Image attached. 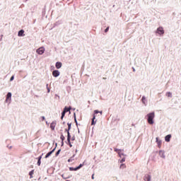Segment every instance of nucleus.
I'll return each instance as SVG.
<instances>
[{
  "instance_id": "1",
  "label": "nucleus",
  "mask_w": 181,
  "mask_h": 181,
  "mask_svg": "<svg viewBox=\"0 0 181 181\" xmlns=\"http://www.w3.org/2000/svg\"><path fill=\"white\" fill-rule=\"evenodd\" d=\"M155 118V112H151V113H148L147 115V121H148V123L150 124V125H153V119Z\"/></svg>"
},
{
  "instance_id": "2",
  "label": "nucleus",
  "mask_w": 181,
  "mask_h": 181,
  "mask_svg": "<svg viewBox=\"0 0 181 181\" xmlns=\"http://www.w3.org/2000/svg\"><path fill=\"white\" fill-rule=\"evenodd\" d=\"M156 33H157L160 36H162L163 35L165 34V30H163V27H159L157 28Z\"/></svg>"
},
{
  "instance_id": "3",
  "label": "nucleus",
  "mask_w": 181,
  "mask_h": 181,
  "mask_svg": "<svg viewBox=\"0 0 181 181\" xmlns=\"http://www.w3.org/2000/svg\"><path fill=\"white\" fill-rule=\"evenodd\" d=\"M11 101H12V93L8 92L6 95V103L11 104Z\"/></svg>"
},
{
  "instance_id": "4",
  "label": "nucleus",
  "mask_w": 181,
  "mask_h": 181,
  "mask_svg": "<svg viewBox=\"0 0 181 181\" xmlns=\"http://www.w3.org/2000/svg\"><path fill=\"white\" fill-rule=\"evenodd\" d=\"M45 50L46 49H45L44 47H41L36 50V53H37V54L42 55L43 53H45Z\"/></svg>"
},
{
  "instance_id": "5",
  "label": "nucleus",
  "mask_w": 181,
  "mask_h": 181,
  "mask_svg": "<svg viewBox=\"0 0 181 181\" xmlns=\"http://www.w3.org/2000/svg\"><path fill=\"white\" fill-rule=\"evenodd\" d=\"M156 142L158 145V148H162V140L159 139V137L156 138Z\"/></svg>"
},
{
  "instance_id": "6",
  "label": "nucleus",
  "mask_w": 181,
  "mask_h": 181,
  "mask_svg": "<svg viewBox=\"0 0 181 181\" xmlns=\"http://www.w3.org/2000/svg\"><path fill=\"white\" fill-rule=\"evenodd\" d=\"M158 155L163 159H165L166 158V156L165 155V151H163V150H160L158 151Z\"/></svg>"
},
{
  "instance_id": "7",
  "label": "nucleus",
  "mask_w": 181,
  "mask_h": 181,
  "mask_svg": "<svg viewBox=\"0 0 181 181\" xmlns=\"http://www.w3.org/2000/svg\"><path fill=\"white\" fill-rule=\"evenodd\" d=\"M53 77H59L60 76V71L59 70H54L52 71Z\"/></svg>"
},
{
  "instance_id": "8",
  "label": "nucleus",
  "mask_w": 181,
  "mask_h": 181,
  "mask_svg": "<svg viewBox=\"0 0 181 181\" xmlns=\"http://www.w3.org/2000/svg\"><path fill=\"white\" fill-rule=\"evenodd\" d=\"M118 155H119V158H124V157L127 156V155H125L124 153V150H122V149L121 151H118Z\"/></svg>"
},
{
  "instance_id": "9",
  "label": "nucleus",
  "mask_w": 181,
  "mask_h": 181,
  "mask_svg": "<svg viewBox=\"0 0 181 181\" xmlns=\"http://www.w3.org/2000/svg\"><path fill=\"white\" fill-rule=\"evenodd\" d=\"M62 66H63V64L60 62H57L55 64L56 69H62Z\"/></svg>"
},
{
  "instance_id": "10",
  "label": "nucleus",
  "mask_w": 181,
  "mask_h": 181,
  "mask_svg": "<svg viewBox=\"0 0 181 181\" xmlns=\"http://www.w3.org/2000/svg\"><path fill=\"white\" fill-rule=\"evenodd\" d=\"M170 138H172V135L170 134L165 136V142H170Z\"/></svg>"
},
{
  "instance_id": "11",
  "label": "nucleus",
  "mask_w": 181,
  "mask_h": 181,
  "mask_svg": "<svg viewBox=\"0 0 181 181\" xmlns=\"http://www.w3.org/2000/svg\"><path fill=\"white\" fill-rule=\"evenodd\" d=\"M141 101L144 105H147L148 100H146V98L145 96H143L141 98Z\"/></svg>"
},
{
  "instance_id": "12",
  "label": "nucleus",
  "mask_w": 181,
  "mask_h": 181,
  "mask_svg": "<svg viewBox=\"0 0 181 181\" xmlns=\"http://www.w3.org/2000/svg\"><path fill=\"white\" fill-rule=\"evenodd\" d=\"M54 151H56V148H54L52 151L47 153V155L45 156V158L47 159V158H49V156H50V155H52V153H53Z\"/></svg>"
},
{
  "instance_id": "13",
  "label": "nucleus",
  "mask_w": 181,
  "mask_h": 181,
  "mask_svg": "<svg viewBox=\"0 0 181 181\" xmlns=\"http://www.w3.org/2000/svg\"><path fill=\"white\" fill-rule=\"evenodd\" d=\"M50 128L52 131H54V128H56V122H52L50 124Z\"/></svg>"
},
{
  "instance_id": "14",
  "label": "nucleus",
  "mask_w": 181,
  "mask_h": 181,
  "mask_svg": "<svg viewBox=\"0 0 181 181\" xmlns=\"http://www.w3.org/2000/svg\"><path fill=\"white\" fill-rule=\"evenodd\" d=\"M25 30H21L18 33V36L22 37V36H25Z\"/></svg>"
},
{
  "instance_id": "15",
  "label": "nucleus",
  "mask_w": 181,
  "mask_h": 181,
  "mask_svg": "<svg viewBox=\"0 0 181 181\" xmlns=\"http://www.w3.org/2000/svg\"><path fill=\"white\" fill-rule=\"evenodd\" d=\"M151 177L150 175H146L145 177H144V180L145 181H151Z\"/></svg>"
},
{
  "instance_id": "16",
  "label": "nucleus",
  "mask_w": 181,
  "mask_h": 181,
  "mask_svg": "<svg viewBox=\"0 0 181 181\" xmlns=\"http://www.w3.org/2000/svg\"><path fill=\"white\" fill-rule=\"evenodd\" d=\"M33 173H35V170H31L29 173V175H30V179H33Z\"/></svg>"
},
{
  "instance_id": "17",
  "label": "nucleus",
  "mask_w": 181,
  "mask_h": 181,
  "mask_svg": "<svg viewBox=\"0 0 181 181\" xmlns=\"http://www.w3.org/2000/svg\"><path fill=\"white\" fill-rule=\"evenodd\" d=\"M65 132H67V141L70 142V132L69 130Z\"/></svg>"
},
{
  "instance_id": "18",
  "label": "nucleus",
  "mask_w": 181,
  "mask_h": 181,
  "mask_svg": "<svg viewBox=\"0 0 181 181\" xmlns=\"http://www.w3.org/2000/svg\"><path fill=\"white\" fill-rule=\"evenodd\" d=\"M94 119H95V115H93V117L92 119L91 125H95V123L97 122V121L94 122Z\"/></svg>"
},
{
  "instance_id": "19",
  "label": "nucleus",
  "mask_w": 181,
  "mask_h": 181,
  "mask_svg": "<svg viewBox=\"0 0 181 181\" xmlns=\"http://www.w3.org/2000/svg\"><path fill=\"white\" fill-rule=\"evenodd\" d=\"M68 125V129H66L65 131H70L71 129V123H67Z\"/></svg>"
},
{
  "instance_id": "20",
  "label": "nucleus",
  "mask_w": 181,
  "mask_h": 181,
  "mask_svg": "<svg viewBox=\"0 0 181 181\" xmlns=\"http://www.w3.org/2000/svg\"><path fill=\"white\" fill-rule=\"evenodd\" d=\"M41 160H42V156L38 157V160H37V165L38 166H40V163H42L41 161H40Z\"/></svg>"
},
{
  "instance_id": "21",
  "label": "nucleus",
  "mask_w": 181,
  "mask_h": 181,
  "mask_svg": "<svg viewBox=\"0 0 181 181\" xmlns=\"http://www.w3.org/2000/svg\"><path fill=\"white\" fill-rule=\"evenodd\" d=\"M165 95L167 97H169L170 98H172V93L171 92H167Z\"/></svg>"
},
{
  "instance_id": "22",
  "label": "nucleus",
  "mask_w": 181,
  "mask_h": 181,
  "mask_svg": "<svg viewBox=\"0 0 181 181\" xmlns=\"http://www.w3.org/2000/svg\"><path fill=\"white\" fill-rule=\"evenodd\" d=\"M71 110V107H65L64 109V111H66V112H69V111H70Z\"/></svg>"
},
{
  "instance_id": "23",
  "label": "nucleus",
  "mask_w": 181,
  "mask_h": 181,
  "mask_svg": "<svg viewBox=\"0 0 181 181\" xmlns=\"http://www.w3.org/2000/svg\"><path fill=\"white\" fill-rule=\"evenodd\" d=\"M69 170H71V171L74 170V171H76V170H78L77 167L76 168L70 167L69 168Z\"/></svg>"
},
{
  "instance_id": "24",
  "label": "nucleus",
  "mask_w": 181,
  "mask_h": 181,
  "mask_svg": "<svg viewBox=\"0 0 181 181\" xmlns=\"http://www.w3.org/2000/svg\"><path fill=\"white\" fill-rule=\"evenodd\" d=\"M64 115H66V110L63 111L62 113V117H61L62 119H63V118H64Z\"/></svg>"
},
{
  "instance_id": "25",
  "label": "nucleus",
  "mask_w": 181,
  "mask_h": 181,
  "mask_svg": "<svg viewBox=\"0 0 181 181\" xmlns=\"http://www.w3.org/2000/svg\"><path fill=\"white\" fill-rule=\"evenodd\" d=\"M126 168H127V166L125 165V164L120 165V169H125Z\"/></svg>"
},
{
  "instance_id": "26",
  "label": "nucleus",
  "mask_w": 181,
  "mask_h": 181,
  "mask_svg": "<svg viewBox=\"0 0 181 181\" xmlns=\"http://www.w3.org/2000/svg\"><path fill=\"white\" fill-rule=\"evenodd\" d=\"M83 166H84V163L80 164L78 167H76V168H78V169H81V168H83Z\"/></svg>"
},
{
  "instance_id": "27",
  "label": "nucleus",
  "mask_w": 181,
  "mask_h": 181,
  "mask_svg": "<svg viewBox=\"0 0 181 181\" xmlns=\"http://www.w3.org/2000/svg\"><path fill=\"white\" fill-rule=\"evenodd\" d=\"M125 162V157H122V160H120V163H124Z\"/></svg>"
},
{
  "instance_id": "28",
  "label": "nucleus",
  "mask_w": 181,
  "mask_h": 181,
  "mask_svg": "<svg viewBox=\"0 0 181 181\" xmlns=\"http://www.w3.org/2000/svg\"><path fill=\"white\" fill-rule=\"evenodd\" d=\"M60 139H61V140H62V141H64V139H65L64 136H63V134H62L61 136H60Z\"/></svg>"
},
{
  "instance_id": "29",
  "label": "nucleus",
  "mask_w": 181,
  "mask_h": 181,
  "mask_svg": "<svg viewBox=\"0 0 181 181\" xmlns=\"http://www.w3.org/2000/svg\"><path fill=\"white\" fill-rule=\"evenodd\" d=\"M76 156V154H74L73 156L70 158L71 160L73 162L74 160V157Z\"/></svg>"
},
{
  "instance_id": "30",
  "label": "nucleus",
  "mask_w": 181,
  "mask_h": 181,
  "mask_svg": "<svg viewBox=\"0 0 181 181\" xmlns=\"http://www.w3.org/2000/svg\"><path fill=\"white\" fill-rule=\"evenodd\" d=\"M15 79V76H12L10 78V81H13V80Z\"/></svg>"
},
{
  "instance_id": "31",
  "label": "nucleus",
  "mask_w": 181,
  "mask_h": 181,
  "mask_svg": "<svg viewBox=\"0 0 181 181\" xmlns=\"http://www.w3.org/2000/svg\"><path fill=\"white\" fill-rule=\"evenodd\" d=\"M62 150H59L57 153H56V156H58V155L60 154V152H61Z\"/></svg>"
},
{
  "instance_id": "32",
  "label": "nucleus",
  "mask_w": 181,
  "mask_h": 181,
  "mask_svg": "<svg viewBox=\"0 0 181 181\" xmlns=\"http://www.w3.org/2000/svg\"><path fill=\"white\" fill-rule=\"evenodd\" d=\"M74 121L77 125V119L76 118V113H74Z\"/></svg>"
},
{
  "instance_id": "33",
  "label": "nucleus",
  "mask_w": 181,
  "mask_h": 181,
  "mask_svg": "<svg viewBox=\"0 0 181 181\" xmlns=\"http://www.w3.org/2000/svg\"><path fill=\"white\" fill-rule=\"evenodd\" d=\"M108 30H110V27H107V28L105 30V33H107V32H108Z\"/></svg>"
},
{
  "instance_id": "34",
  "label": "nucleus",
  "mask_w": 181,
  "mask_h": 181,
  "mask_svg": "<svg viewBox=\"0 0 181 181\" xmlns=\"http://www.w3.org/2000/svg\"><path fill=\"white\" fill-rule=\"evenodd\" d=\"M122 149L115 148V152H117L118 153V151H121Z\"/></svg>"
},
{
  "instance_id": "35",
  "label": "nucleus",
  "mask_w": 181,
  "mask_h": 181,
  "mask_svg": "<svg viewBox=\"0 0 181 181\" xmlns=\"http://www.w3.org/2000/svg\"><path fill=\"white\" fill-rule=\"evenodd\" d=\"M68 144H69L70 148H71L73 146V145H71V142H70V140H69V142H68Z\"/></svg>"
},
{
  "instance_id": "36",
  "label": "nucleus",
  "mask_w": 181,
  "mask_h": 181,
  "mask_svg": "<svg viewBox=\"0 0 181 181\" xmlns=\"http://www.w3.org/2000/svg\"><path fill=\"white\" fill-rule=\"evenodd\" d=\"M94 112H95V114H100V111H98V110H95Z\"/></svg>"
},
{
  "instance_id": "37",
  "label": "nucleus",
  "mask_w": 181,
  "mask_h": 181,
  "mask_svg": "<svg viewBox=\"0 0 181 181\" xmlns=\"http://www.w3.org/2000/svg\"><path fill=\"white\" fill-rule=\"evenodd\" d=\"M42 121H45V119H46V118L45 117V116H42Z\"/></svg>"
},
{
  "instance_id": "38",
  "label": "nucleus",
  "mask_w": 181,
  "mask_h": 181,
  "mask_svg": "<svg viewBox=\"0 0 181 181\" xmlns=\"http://www.w3.org/2000/svg\"><path fill=\"white\" fill-rule=\"evenodd\" d=\"M47 93H50V89L49 88H47Z\"/></svg>"
},
{
  "instance_id": "39",
  "label": "nucleus",
  "mask_w": 181,
  "mask_h": 181,
  "mask_svg": "<svg viewBox=\"0 0 181 181\" xmlns=\"http://www.w3.org/2000/svg\"><path fill=\"white\" fill-rule=\"evenodd\" d=\"M76 139V137L73 136L72 137V141H74Z\"/></svg>"
},
{
  "instance_id": "40",
  "label": "nucleus",
  "mask_w": 181,
  "mask_h": 181,
  "mask_svg": "<svg viewBox=\"0 0 181 181\" xmlns=\"http://www.w3.org/2000/svg\"><path fill=\"white\" fill-rule=\"evenodd\" d=\"M68 162H73V161L71 160V158H69V159L68 160Z\"/></svg>"
},
{
  "instance_id": "41",
  "label": "nucleus",
  "mask_w": 181,
  "mask_h": 181,
  "mask_svg": "<svg viewBox=\"0 0 181 181\" xmlns=\"http://www.w3.org/2000/svg\"><path fill=\"white\" fill-rule=\"evenodd\" d=\"M68 162H73V161L71 160V158H69V159L68 160Z\"/></svg>"
},
{
  "instance_id": "42",
  "label": "nucleus",
  "mask_w": 181,
  "mask_h": 181,
  "mask_svg": "<svg viewBox=\"0 0 181 181\" xmlns=\"http://www.w3.org/2000/svg\"><path fill=\"white\" fill-rule=\"evenodd\" d=\"M47 88H49V84L46 85Z\"/></svg>"
},
{
  "instance_id": "43",
  "label": "nucleus",
  "mask_w": 181,
  "mask_h": 181,
  "mask_svg": "<svg viewBox=\"0 0 181 181\" xmlns=\"http://www.w3.org/2000/svg\"><path fill=\"white\" fill-rule=\"evenodd\" d=\"M99 114H103V111H99Z\"/></svg>"
},
{
  "instance_id": "44",
  "label": "nucleus",
  "mask_w": 181,
  "mask_h": 181,
  "mask_svg": "<svg viewBox=\"0 0 181 181\" xmlns=\"http://www.w3.org/2000/svg\"><path fill=\"white\" fill-rule=\"evenodd\" d=\"M62 145H64V142L63 141H62Z\"/></svg>"
},
{
  "instance_id": "45",
  "label": "nucleus",
  "mask_w": 181,
  "mask_h": 181,
  "mask_svg": "<svg viewBox=\"0 0 181 181\" xmlns=\"http://www.w3.org/2000/svg\"><path fill=\"white\" fill-rule=\"evenodd\" d=\"M92 179H94V175H92Z\"/></svg>"
},
{
  "instance_id": "46",
  "label": "nucleus",
  "mask_w": 181,
  "mask_h": 181,
  "mask_svg": "<svg viewBox=\"0 0 181 181\" xmlns=\"http://www.w3.org/2000/svg\"><path fill=\"white\" fill-rule=\"evenodd\" d=\"M62 177H64V175H62Z\"/></svg>"
}]
</instances>
